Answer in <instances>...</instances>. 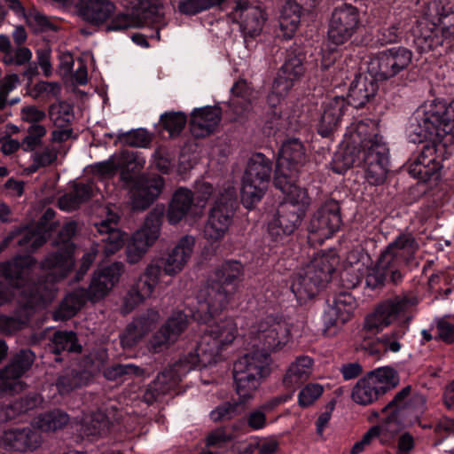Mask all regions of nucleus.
Instances as JSON below:
<instances>
[{
	"instance_id": "1",
	"label": "nucleus",
	"mask_w": 454,
	"mask_h": 454,
	"mask_svg": "<svg viewBox=\"0 0 454 454\" xmlns=\"http://www.w3.org/2000/svg\"><path fill=\"white\" fill-rule=\"evenodd\" d=\"M76 231V223L70 222L66 223L59 232V239L63 242L65 251L48 256L43 262V268L50 270L51 280L35 285L29 294L25 292L29 285L24 282L28 276L29 267L33 264L32 257L19 256L13 261L0 265V276L4 277L10 285L14 286L15 291L12 295L19 294V302L24 307L37 309L43 307L50 302L55 294L53 282L66 277L72 269L74 260L73 257L72 244L70 239Z\"/></svg>"
},
{
	"instance_id": "2",
	"label": "nucleus",
	"mask_w": 454,
	"mask_h": 454,
	"mask_svg": "<svg viewBox=\"0 0 454 454\" xmlns=\"http://www.w3.org/2000/svg\"><path fill=\"white\" fill-rule=\"evenodd\" d=\"M237 336L238 325L232 318H224L209 325L196 346L195 354L175 363L159 374L149 386L145 395L146 403H152L169 392L197 366L206 367L215 364L223 350L231 345Z\"/></svg>"
},
{
	"instance_id": "3",
	"label": "nucleus",
	"mask_w": 454,
	"mask_h": 454,
	"mask_svg": "<svg viewBox=\"0 0 454 454\" xmlns=\"http://www.w3.org/2000/svg\"><path fill=\"white\" fill-rule=\"evenodd\" d=\"M454 127V100L450 104L433 99L424 102L413 114L409 127L412 143H423L434 137H441Z\"/></svg>"
},
{
	"instance_id": "4",
	"label": "nucleus",
	"mask_w": 454,
	"mask_h": 454,
	"mask_svg": "<svg viewBox=\"0 0 454 454\" xmlns=\"http://www.w3.org/2000/svg\"><path fill=\"white\" fill-rule=\"evenodd\" d=\"M270 356L260 350L245 354L234 364L236 392L242 402L254 398L263 380L270 374Z\"/></svg>"
},
{
	"instance_id": "5",
	"label": "nucleus",
	"mask_w": 454,
	"mask_h": 454,
	"mask_svg": "<svg viewBox=\"0 0 454 454\" xmlns=\"http://www.w3.org/2000/svg\"><path fill=\"white\" fill-rule=\"evenodd\" d=\"M418 304V299L412 295H399L380 303L375 310L368 315L364 328L377 333L392 324H398L399 328L408 327L413 317L411 309Z\"/></svg>"
},
{
	"instance_id": "6",
	"label": "nucleus",
	"mask_w": 454,
	"mask_h": 454,
	"mask_svg": "<svg viewBox=\"0 0 454 454\" xmlns=\"http://www.w3.org/2000/svg\"><path fill=\"white\" fill-rule=\"evenodd\" d=\"M367 136L358 145V166L362 167L368 183L378 185L382 184L388 171V148L383 137L376 133L373 124Z\"/></svg>"
},
{
	"instance_id": "7",
	"label": "nucleus",
	"mask_w": 454,
	"mask_h": 454,
	"mask_svg": "<svg viewBox=\"0 0 454 454\" xmlns=\"http://www.w3.org/2000/svg\"><path fill=\"white\" fill-rule=\"evenodd\" d=\"M270 174L271 162L262 153H254L249 158L241 187V200L246 207L251 208L262 200Z\"/></svg>"
},
{
	"instance_id": "8",
	"label": "nucleus",
	"mask_w": 454,
	"mask_h": 454,
	"mask_svg": "<svg viewBox=\"0 0 454 454\" xmlns=\"http://www.w3.org/2000/svg\"><path fill=\"white\" fill-rule=\"evenodd\" d=\"M224 192H219L204 226L203 237L210 244L222 240L232 223L236 188L229 184Z\"/></svg>"
},
{
	"instance_id": "9",
	"label": "nucleus",
	"mask_w": 454,
	"mask_h": 454,
	"mask_svg": "<svg viewBox=\"0 0 454 454\" xmlns=\"http://www.w3.org/2000/svg\"><path fill=\"white\" fill-rule=\"evenodd\" d=\"M399 383L395 370L391 367H380L368 372L354 386L351 397L360 405H368L394 388Z\"/></svg>"
},
{
	"instance_id": "10",
	"label": "nucleus",
	"mask_w": 454,
	"mask_h": 454,
	"mask_svg": "<svg viewBox=\"0 0 454 454\" xmlns=\"http://www.w3.org/2000/svg\"><path fill=\"white\" fill-rule=\"evenodd\" d=\"M334 267L328 256L315 257L294 278L291 289L300 301L312 298L318 289L331 279Z\"/></svg>"
},
{
	"instance_id": "11",
	"label": "nucleus",
	"mask_w": 454,
	"mask_h": 454,
	"mask_svg": "<svg viewBox=\"0 0 454 454\" xmlns=\"http://www.w3.org/2000/svg\"><path fill=\"white\" fill-rule=\"evenodd\" d=\"M371 129L366 121H359L350 125L345 134L341 147L333 154L332 169L342 174L353 166H358V145L363 136H367Z\"/></svg>"
},
{
	"instance_id": "12",
	"label": "nucleus",
	"mask_w": 454,
	"mask_h": 454,
	"mask_svg": "<svg viewBox=\"0 0 454 454\" xmlns=\"http://www.w3.org/2000/svg\"><path fill=\"white\" fill-rule=\"evenodd\" d=\"M412 53L403 47H394L373 57L368 63V73L376 81L390 79L404 70L411 62Z\"/></svg>"
},
{
	"instance_id": "13",
	"label": "nucleus",
	"mask_w": 454,
	"mask_h": 454,
	"mask_svg": "<svg viewBox=\"0 0 454 454\" xmlns=\"http://www.w3.org/2000/svg\"><path fill=\"white\" fill-rule=\"evenodd\" d=\"M163 213V207L152 210L142 228L134 233L131 242L127 247V260L129 263L138 262L159 238Z\"/></svg>"
},
{
	"instance_id": "14",
	"label": "nucleus",
	"mask_w": 454,
	"mask_h": 454,
	"mask_svg": "<svg viewBox=\"0 0 454 454\" xmlns=\"http://www.w3.org/2000/svg\"><path fill=\"white\" fill-rule=\"evenodd\" d=\"M231 295L220 284L212 282L202 286L197 294V307L192 311V317L199 322L207 323L227 307Z\"/></svg>"
},
{
	"instance_id": "15",
	"label": "nucleus",
	"mask_w": 454,
	"mask_h": 454,
	"mask_svg": "<svg viewBox=\"0 0 454 454\" xmlns=\"http://www.w3.org/2000/svg\"><path fill=\"white\" fill-rule=\"evenodd\" d=\"M360 24L356 8L343 4L336 7L332 14L328 30V50L333 51L332 45L337 46L348 41L356 32Z\"/></svg>"
},
{
	"instance_id": "16",
	"label": "nucleus",
	"mask_w": 454,
	"mask_h": 454,
	"mask_svg": "<svg viewBox=\"0 0 454 454\" xmlns=\"http://www.w3.org/2000/svg\"><path fill=\"white\" fill-rule=\"evenodd\" d=\"M356 307V300L349 293L338 294L323 314L325 334L327 336L335 335L343 325L350 319Z\"/></svg>"
},
{
	"instance_id": "17",
	"label": "nucleus",
	"mask_w": 454,
	"mask_h": 454,
	"mask_svg": "<svg viewBox=\"0 0 454 454\" xmlns=\"http://www.w3.org/2000/svg\"><path fill=\"white\" fill-rule=\"evenodd\" d=\"M340 226V207L330 201L323 205L313 215L309 225V239L322 243L331 238Z\"/></svg>"
},
{
	"instance_id": "18",
	"label": "nucleus",
	"mask_w": 454,
	"mask_h": 454,
	"mask_svg": "<svg viewBox=\"0 0 454 454\" xmlns=\"http://www.w3.org/2000/svg\"><path fill=\"white\" fill-rule=\"evenodd\" d=\"M230 19L239 25L246 36L254 37L261 34L267 20V14L262 6L254 4L247 0H238Z\"/></svg>"
},
{
	"instance_id": "19",
	"label": "nucleus",
	"mask_w": 454,
	"mask_h": 454,
	"mask_svg": "<svg viewBox=\"0 0 454 454\" xmlns=\"http://www.w3.org/2000/svg\"><path fill=\"white\" fill-rule=\"evenodd\" d=\"M254 333L263 348L277 351L291 340L289 325L282 319L267 317L254 326Z\"/></svg>"
},
{
	"instance_id": "20",
	"label": "nucleus",
	"mask_w": 454,
	"mask_h": 454,
	"mask_svg": "<svg viewBox=\"0 0 454 454\" xmlns=\"http://www.w3.org/2000/svg\"><path fill=\"white\" fill-rule=\"evenodd\" d=\"M303 74L301 59L298 57L287 59L275 79L272 90L268 95L267 102L270 106L280 105L287 95L294 82Z\"/></svg>"
},
{
	"instance_id": "21",
	"label": "nucleus",
	"mask_w": 454,
	"mask_h": 454,
	"mask_svg": "<svg viewBox=\"0 0 454 454\" xmlns=\"http://www.w3.org/2000/svg\"><path fill=\"white\" fill-rule=\"evenodd\" d=\"M160 274L161 267L159 264L152 262L147 265L144 273L125 296L124 313H129L137 305L151 297L159 284Z\"/></svg>"
},
{
	"instance_id": "22",
	"label": "nucleus",
	"mask_w": 454,
	"mask_h": 454,
	"mask_svg": "<svg viewBox=\"0 0 454 454\" xmlns=\"http://www.w3.org/2000/svg\"><path fill=\"white\" fill-rule=\"evenodd\" d=\"M122 272L123 264L121 262H114L107 267L97 270L88 290H86L89 300L97 301L103 299L119 282Z\"/></svg>"
},
{
	"instance_id": "23",
	"label": "nucleus",
	"mask_w": 454,
	"mask_h": 454,
	"mask_svg": "<svg viewBox=\"0 0 454 454\" xmlns=\"http://www.w3.org/2000/svg\"><path fill=\"white\" fill-rule=\"evenodd\" d=\"M34 353L29 349L21 350L12 362L0 372V388L19 391L22 388L20 378L34 362Z\"/></svg>"
},
{
	"instance_id": "24",
	"label": "nucleus",
	"mask_w": 454,
	"mask_h": 454,
	"mask_svg": "<svg viewBox=\"0 0 454 454\" xmlns=\"http://www.w3.org/2000/svg\"><path fill=\"white\" fill-rule=\"evenodd\" d=\"M187 316L176 311L157 332L152 340L151 346L154 352H160L175 342L187 326Z\"/></svg>"
},
{
	"instance_id": "25",
	"label": "nucleus",
	"mask_w": 454,
	"mask_h": 454,
	"mask_svg": "<svg viewBox=\"0 0 454 454\" xmlns=\"http://www.w3.org/2000/svg\"><path fill=\"white\" fill-rule=\"evenodd\" d=\"M301 211L291 208L287 203H282L277 215L268 224L270 235L275 239H281L283 236L290 235L297 229L302 218Z\"/></svg>"
},
{
	"instance_id": "26",
	"label": "nucleus",
	"mask_w": 454,
	"mask_h": 454,
	"mask_svg": "<svg viewBox=\"0 0 454 454\" xmlns=\"http://www.w3.org/2000/svg\"><path fill=\"white\" fill-rule=\"evenodd\" d=\"M419 245L411 234H402L390 243L380 255L381 266L405 263L414 256Z\"/></svg>"
},
{
	"instance_id": "27",
	"label": "nucleus",
	"mask_w": 454,
	"mask_h": 454,
	"mask_svg": "<svg viewBox=\"0 0 454 454\" xmlns=\"http://www.w3.org/2000/svg\"><path fill=\"white\" fill-rule=\"evenodd\" d=\"M164 186L162 177L141 178L130 191L131 205L134 209L145 210L160 195Z\"/></svg>"
},
{
	"instance_id": "28",
	"label": "nucleus",
	"mask_w": 454,
	"mask_h": 454,
	"mask_svg": "<svg viewBox=\"0 0 454 454\" xmlns=\"http://www.w3.org/2000/svg\"><path fill=\"white\" fill-rule=\"evenodd\" d=\"M303 158L304 148L300 140L286 141L279 150L275 176L294 175L296 165L301 163Z\"/></svg>"
},
{
	"instance_id": "29",
	"label": "nucleus",
	"mask_w": 454,
	"mask_h": 454,
	"mask_svg": "<svg viewBox=\"0 0 454 454\" xmlns=\"http://www.w3.org/2000/svg\"><path fill=\"white\" fill-rule=\"evenodd\" d=\"M195 245V239L186 235L183 237L167 255L163 270L168 276L181 272L190 260Z\"/></svg>"
},
{
	"instance_id": "30",
	"label": "nucleus",
	"mask_w": 454,
	"mask_h": 454,
	"mask_svg": "<svg viewBox=\"0 0 454 454\" xmlns=\"http://www.w3.org/2000/svg\"><path fill=\"white\" fill-rule=\"evenodd\" d=\"M348 104L343 97L327 99L323 106L317 130L322 137L329 136L339 125Z\"/></svg>"
},
{
	"instance_id": "31",
	"label": "nucleus",
	"mask_w": 454,
	"mask_h": 454,
	"mask_svg": "<svg viewBox=\"0 0 454 454\" xmlns=\"http://www.w3.org/2000/svg\"><path fill=\"white\" fill-rule=\"evenodd\" d=\"M221 121V111L217 107L205 106L195 109L192 114L191 131L197 137L212 133Z\"/></svg>"
},
{
	"instance_id": "32",
	"label": "nucleus",
	"mask_w": 454,
	"mask_h": 454,
	"mask_svg": "<svg viewBox=\"0 0 454 454\" xmlns=\"http://www.w3.org/2000/svg\"><path fill=\"white\" fill-rule=\"evenodd\" d=\"M441 168V162L434 144H426L418 157L411 164L410 172L421 179L430 178Z\"/></svg>"
},
{
	"instance_id": "33",
	"label": "nucleus",
	"mask_w": 454,
	"mask_h": 454,
	"mask_svg": "<svg viewBox=\"0 0 454 454\" xmlns=\"http://www.w3.org/2000/svg\"><path fill=\"white\" fill-rule=\"evenodd\" d=\"M294 175L277 176L275 185L286 195L284 203L289 204L291 208H295L296 211L301 210L303 215L305 207L309 204V198L305 189L294 183Z\"/></svg>"
},
{
	"instance_id": "34",
	"label": "nucleus",
	"mask_w": 454,
	"mask_h": 454,
	"mask_svg": "<svg viewBox=\"0 0 454 454\" xmlns=\"http://www.w3.org/2000/svg\"><path fill=\"white\" fill-rule=\"evenodd\" d=\"M314 362L308 356H301L293 361L283 378L284 387L294 393L312 374Z\"/></svg>"
},
{
	"instance_id": "35",
	"label": "nucleus",
	"mask_w": 454,
	"mask_h": 454,
	"mask_svg": "<svg viewBox=\"0 0 454 454\" xmlns=\"http://www.w3.org/2000/svg\"><path fill=\"white\" fill-rule=\"evenodd\" d=\"M115 6L110 0H82L78 4L79 15L87 22L100 25L114 12Z\"/></svg>"
},
{
	"instance_id": "36",
	"label": "nucleus",
	"mask_w": 454,
	"mask_h": 454,
	"mask_svg": "<svg viewBox=\"0 0 454 454\" xmlns=\"http://www.w3.org/2000/svg\"><path fill=\"white\" fill-rule=\"evenodd\" d=\"M160 315L155 310L147 312L136 318L126 329L121 339L124 348H129L151 331L158 323Z\"/></svg>"
},
{
	"instance_id": "37",
	"label": "nucleus",
	"mask_w": 454,
	"mask_h": 454,
	"mask_svg": "<svg viewBox=\"0 0 454 454\" xmlns=\"http://www.w3.org/2000/svg\"><path fill=\"white\" fill-rule=\"evenodd\" d=\"M118 215L114 212L107 210V217L102 220L100 223H95L100 233L107 234L104 239L105 253L110 255L121 249L127 238V234L115 228Z\"/></svg>"
},
{
	"instance_id": "38",
	"label": "nucleus",
	"mask_w": 454,
	"mask_h": 454,
	"mask_svg": "<svg viewBox=\"0 0 454 454\" xmlns=\"http://www.w3.org/2000/svg\"><path fill=\"white\" fill-rule=\"evenodd\" d=\"M2 441L6 446L19 450L25 451L34 450L41 443V436L35 430L26 427L23 429H9L3 434Z\"/></svg>"
},
{
	"instance_id": "39",
	"label": "nucleus",
	"mask_w": 454,
	"mask_h": 454,
	"mask_svg": "<svg viewBox=\"0 0 454 454\" xmlns=\"http://www.w3.org/2000/svg\"><path fill=\"white\" fill-rule=\"evenodd\" d=\"M192 192L185 188L178 189L173 195L169 207L167 212V218L172 224L180 222L195 206Z\"/></svg>"
},
{
	"instance_id": "40",
	"label": "nucleus",
	"mask_w": 454,
	"mask_h": 454,
	"mask_svg": "<svg viewBox=\"0 0 454 454\" xmlns=\"http://www.w3.org/2000/svg\"><path fill=\"white\" fill-rule=\"evenodd\" d=\"M377 90L378 85L372 77L368 79L364 75L356 76L348 91L350 104L356 107L363 106L376 94Z\"/></svg>"
},
{
	"instance_id": "41",
	"label": "nucleus",
	"mask_w": 454,
	"mask_h": 454,
	"mask_svg": "<svg viewBox=\"0 0 454 454\" xmlns=\"http://www.w3.org/2000/svg\"><path fill=\"white\" fill-rule=\"evenodd\" d=\"M215 284L234 294L243 278V266L239 262H226L215 271Z\"/></svg>"
},
{
	"instance_id": "42",
	"label": "nucleus",
	"mask_w": 454,
	"mask_h": 454,
	"mask_svg": "<svg viewBox=\"0 0 454 454\" xmlns=\"http://www.w3.org/2000/svg\"><path fill=\"white\" fill-rule=\"evenodd\" d=\"M69 415L59 409L39 414L33 425L43 432H56L63 429L69 422Z\"/></svg>"
},
{
	"instance_id": "43",
	"label": "nucleus",
	"mask_w": 454,
	"mask_h": 454,
	"mask_svg": "<svg viewBox=\"0 0 454 454\" xmlns=\"http://www.w3.org/2000/svg\"><path fill=\"white\" fill-rule=\"evenodd\" d=\"M92 193V183L78 184L74 187L73 192L65 194L59 200V206L62 210L71 211L90 199Z\"/></svg>"
},
{
	"instance_id": "44",
	"label": "nucleus",
	"mask_w": 454,
	"mask_h": 454,
	"mask_svg": "<svg viewBox=\"0 0 454 454\" xmlns=\"http://www.w3.org/2000/svg\"><path fill=\"white\" fill-rule=\"evenodd\" d=\"M87 300H89V298L85 289H76L68 294L64 298L59 309L56 313V318L67 319L73 317Z\"/></svg>"
},
{
	"instance_id": "45",
	"label": "nucleus",
	"mask_w": 454,
	"mask_h": 454,
	"mask_svg": "<svg viewBox=\"0 0 454 454\" xmlns=\"http://www.w3.org/2000/svg\"><path fill=\"white\" fill-rule=\"evenodd\" d=\"M117 156L122 179H128L129 174L138 172L145 164V157L137 152L123 151L117 153Z\"/></svg>"
},
{
	"instance_id": "46",
	"label": "nucleus",
	"mask_w": 454,
	"mask_h": 454,
	"mask_svg": "<svg viewBox=\"0 0 454 454\" xmlns=\"http://www.w3.org/2000/svg\"><path fill=\"white\" fill-rule=\"evenodd\" d=\"M109 426V419L102 411L86 416L81 424V433L88 436L104 434Z\"/></svg>"
},
{
	"instance_id": "47",
	"label": "nucleus",
	"mask_w": 454,
	"mask_h": 454,
	"mask_svg": "<svg viewBox=\"0 0 454 454\" xmlns=\"http://www.w3.org/2000/svg\"><path fill=\"white\" fill-rule=\"evenodd\" d=\"M387 412L386 419L380 425L374 426L378 429L379 441L381 444L389 443L403 426L398 419V413Z\"/></svg>"
},
{
	"instance_id": "48",
	"label": "nucleus",
	"mask_w": 454,
	"mask_h": 454,
	"mask_svg": "<svg viewBox=\"0 0 454 454\" xmlns=\"http://www.w3.org/2000/svg\"><path fill=\"white\" fill-rule=\"evenodd\" d=\"M42 398L37 395H33L31 396H27L25 398H21L20 400L16 401L12 404L6 407L4 410L1 411V412H4L5 416L3 418L0 415V420H7L15 418L16 415L20 414L22 412H26L30 409L36 407L41 404Z\"/></svg>"
},
{
	"instance_id": "49",
	"label": "nucleus",
	"mask_w": 454,
	"mask_h": 454,
	"mask_svg": "<svg viewBox=\"0 0 454 454\" xmlns=\"http://www.w3.org/2000/svg\"><path fill=\"white\" fill-rule=\"evenodd\" d=\"M116 136L119 142L133 147H147L151 143V136L144 129H137L127 132L120 129Z\"/></svg>"
},
{
	"instance_id": "50",
	"label": "nucleus",
	"mask_w": 454,
	"mask_h": 454,
	"mask_svg": "<svg viewBox=\"0 0 454 454\" xmlns=\"http://www.w3.org/2000/svg\"><path fill=\"white\" fill-rule=\"evenodd\" d=\"M48 233L42 228L26 229L21 232L19 245L27 252H33L40 247L47 239Z\"/></svg>"
},
{
	"instance_id": "51",
	"label": "nucleus",
	"mask_w": 454,
	"mask_h": 454,
	"mask_svg": "<svg viewBox=\"0 0 454 454\" xmlns=\"http://www.w3.org/2000/svg\"><path fill=\"white\" fill-rule=\"evenodd\" d=\"M52 350L59 354L61 351L79 352L81 346L76 343V336L73 332H57L52 339Z\"/></svg>"
},
{
	"instance_id": "52",
	"label": "nucleus",
	"mask_w": 454,
	"mask_h": 454,
	"mask_svg": "<svg viewBox=\"0 0 454 454\" xmlns=\"http://www.w3.org/2000/svg\"><path fill=\"white\" fill-rule=\"evenodd\" d=\"M89 376L86 372L72 373L61 376L57 382V388L60 395H66L82 386L87 385Z\"/></svg>"
},
{
	"instance_id": "53",
	"label": "nucleus",
	"mask_w": 454,
	"mask_h": 454,
	"mask_svg": "<svg viewBox=\"0 0 454 454\" xmlns=\"http://www.w3.org/2000/svg\"><path fill=\"white\" fill-rule=\"evenodd\" d=\"M104 375L109 380H115L125 375L145 377L147 374L143 369L134 365L133 364H118L106 368L104 371Z\"/></svg>"
},
{
	"instance_id": "54",
	"label": "nucleus",
	"mask_w": 454,
	"mask_h": 454,
	"mask_svg": "<svg viewBox=\"0 0 454 454\" xmlns=\"http://www.w3.org/2000/svg\"><path fill=\"white\" fill-rule=\"evenodd\" d=\"M408 327H401L391 333H385L378 339L385 352L397 353L402 348L401 340L405 335Z\"/></svg>"
},
{
	"instance_id": "55",
	"label": "nucleus",
	"mask_w": 454,
	"mask_h": 454,
	"mask_svg": "<svg viewBox=\"0 0 454 454\" xmlns=\"http://www.w3.org/2000/svg\"><path fill=\"white\" fill-rule=\"evenodd\" d=\"M160 122L170 137L178 135L186 124V116L181 113H166L160 116Z\"/></svg>"
},
{
	"instance_id": "56",
	"label": "nucleus",
	"mask_w": 454,
	"mask_h": 454,
	"mask_svg": "<svg viewBox=\"0 0 454 454\" xmlns=\"http://www.w3.org/2000/svg\"><path fill=\"white\" fill-rule=\"evenodd\" d=\"M324 387L318 383H309L298 394V404L302 408L311 406L323 394Z\"/></svg>"
},
{
	"instance_id": "57",
	"label": "nucleus",
	"mask_w": 454,
	"mask_h": 454,
	"mask_svg": "<svg viewBox=\"0 0 454 454\" xmlns=\"http://www.w3.org/2000/svg\"><path fill=\"white\" fill-rule=\"evenodd\" d=\"M231 184L230 183L224 184L223 187L219 188L217 191H215L212 185L207 182H200L196 184V204L200 211L204 207L206 201L212 197L214 199V202L215 201L216 197L218 196L219 192H224V189Z\"/></svg>"
},
{
	"instance_id": "58",
	"label": "nucleus",
	"mask_w": 454,
	"mask_h": 454,
	"mask_svg": "<svg viewBox=\"0 0 454 454\" xmlns=\"http://www.w3.org/2000/svg\"><path fill=\"white\" fill-rule=\"evenodd\" d=\"M50 118L57 127H63L73 118L71 106L66 102L53 104L49 111Z\"/></svg>"
},
{
	"instance_id": "59",
	"label": "nucleus",
	"mask_w": 454,
	"mask_h": 454,
	"mask_svg": "<svg viewBox=\"0 0 454 454\" xmlns=\"http://www.w3.org/2000/svg\"><path fill=\"white\" fill-rule=\"evenodd\" d=\"M389 266L390 264L381 266L380 258L376 265L367 268L364 273L366 286L372 289L381 286L386 279L387 269Z\"/></svg>"
},
{
	"instance_id": "60",
	"label": "nucleus",
	"mask_w": 454,
	"mask_h": 454,
	"mask_svg": "<svg viewBox=\"0 0 454 454\" xmlns=\"http://www.w3.org/2000/svg\"><path fill=\"white\" fill-rule=\"evenodd\" d=\"M223 0H184L179 4V11L184 14H195L219 4Z\"/></svg>"
},
{
	"instance_id": "61",
	"label": "nucleus",
	"mask_w": 454,
	"mask_h": 454,
	"mask_svg": "<svg viewBox=\"0 0 454 454\" xmlns=\"http://www.w3.org/2000/svg\"><path fill=\"white\" fill-rule=\"evenodd\" d=\"M279 447L278 441L274 436L254 437L248 444V448L257 450L259 454H274Z\"/></svg>"
},
{
	"instance_id": "62",
	"label": "nucleus",
	"mask_w": 454,
	"mask_h": 454,
	"mask_svg": "<svg viewBox=\"0 0 454 454\" xmlns=\"http://www.w3.org/2000/svg\"><path fill=\"white\" fill-rule=\"evenodd\" d=\"M411 388L407 386L401 389L393 398V400L384 407L383 411H393L399 413L404 411L411 396Z\"/></svg>"
},
{
	"instance_id": "63",
	"label": "nucleus",
	"mask_w": 454,
	"mask_h": 454,
	"mask_svg": "<svg viewBox=\"0 0 454 454\" xmlns=\"http://www.w3.org/2000/svg\"><path fill=\"white\" fill-rule=\"evenodd\" d=\"M240 412L238 403H224L210 412V418L214 421L231 419Z\"/></svg>"
},
{
	"instance_id": "64",
	"label": "nucleus",
	"mask_w": 454,
	"mask_h": 454,
	"mask_svg": "<svg viewBox=\"0 0 454 454\" xmlns=\"http://www.w3.org/2000/svg\"><path fill=\"white\" fill-rule=\"evenodd\" d=\"M94 171L102 177H110L119 170L117 153L112 155L107 160L98 162L93 167Z\"/></svg>"
}]
</instances>
